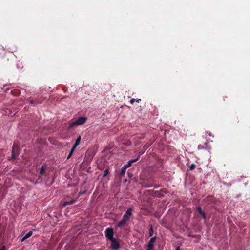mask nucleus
<instances>
[{"label":"nucleus","instance_id":"f257e3e1","mask_svg":"<svg viewBox=\"0 0 250 250\" xmlns=\"http://www.w3.org/2000/svg\"><path fill=\"white\" fill-rule=\"evenodd\" d=\"M20 152V146L18 144L14 142L12 146L11 157L8 158V160L12 161L16 160L19 156Z\"/></svg>","mask_w":250,"mask_h":250},{"label":"nucleus","instance_id":"f03ea898","mask_svg":"<svg viewBox=\"0 0 250 250\" xmlns=\"http://www.w3.org/2000/svg\"><path fill=\"white\" fill-rule=\"evenodd\" d=\"M87 120L86 117H80L76 120L72 122L68 127L69 130L72 129L75 126L81 125L84 124Z\"/></svg>","mask_w":250,"mask_h":250},{"label":"nucleus","instance_id":"7ed1b4c3","mask_svg":"<svg viewBox=\"0 0 250 250\" xmlns=\"http://www.w3.org/2000/svg\"><path fill=\"white\" fill-rule=\"evenodd\" d=\"M140 155L138 156V158H137L136 159H133V160H131L130 161H129L125 165L121 168V171H120V175L121 176H123L124 175L125 172V171H126V169L129 167H130L132 165V164L133 163V162H135L136 161H137L138 160V158L139 157Z\"/></svg>","mask_w":250,"mask_h":250},{"label":"nucleus","instance_id":"20e7f679","mask_svg":"<svg viewBox=\"0 0 250 250\" xmlns=\"http://www.w3.org/2000/svg\"><path fill=\"white\" fill-rule=\"evenodd\" d=\"M114 235V230L111 227H108L106 228L105 231V236L108 240H111L113 238Z\"/></svg>","mask_w":250,"mask_h":250},{"label":"nucleus","instance_id":"39448f33","mask_svg":"<svg viewBox=\"0 0 250 250\" xmlns=\"http://www.w3.org/2000/svg\"><path fill=\"white\" fill-rule=\"evenodd\" d=\"M111 242L110 249L112 250H118L120 247V244L116 239L115 238L110 240Z\"/></svg>","mask_w":250,"mask_h":250},{"label":"nucleus","instance_id":"423d86ee","mask_svg":"<svg viewBox=\"0 0 250 250\" xmlns=\"http://www.w3.org/2000/svg\"><path fill=\"white\" fill-rule=\"evenodd\" d=\"M156 237H152L148 243L146 250H153L154 249V243L156 241Z\"/></svg>","mask_w":250,"mask_h":250},{"label":"nucleus","instance_id":"0eeeda50","mask_svg":"<svg viewBox=\"0 0 250 250\" xmlns=\"http://www.w3.org/2000/svg\"><path fill=\"white\" fill-rule=\"evenodd\" d=\"M132 208H129L125 213L123 215V218L127 220V221L129 220L130 216L132 215Z\"/></svg>","mask_w":250,"mask_h":250},{"label":"nucleus","instance_id":"6e6552de","mask_svg":"<svg viewBox=\"0 0 250 250\" xmlns=\"http://www.w3.org/2000/svg\"><path fill=\"white\" fill-rule=\"evenodd\" d=\"M45 167L43 165H42L41 167V169H40V174L39 175V179H41V180H42V175H44V174L45 173Z\"/></svg>","mask_w":250,"mask_h":250},{"label":"nucleus","instance_id":"1a4fd4ad","mask_svg":"<svg viewBox=\"0 0 250 250\" xmlns=\"http://www.w3.org/2000/svg\"><path fill=\"white\" fill-rule=\"evenodd\" d=\"M127 222V220H126L124 218H122V220L120 222H118V223L117 224V227H120V228L123 227L125 225Z\"/></svg>","mask_w":250,"mask_h":250},{"label":"nucleus","instance_id":"9d476101","mask_svg":"<svg viewBox=\"0 0 250 250\" xmlns=\"http://www.w3.org/2000/svg\"><path fill=\"white\" fill-rule=\"evenodd\" d=\"M32 235V231H30L28 232L21 239V242L24 241L27 239L29 238Z\"/></svg>","mask_w":250,"mask_h":250},{"label":"nucleus","instance_id":"9b49d317","mask_svg":"<svg viewBox=\"0 0 250 250\" xmlns=\"http://www.w3.org/2000/svg\"><path fill=\"white\" fill-rule=\"evenodd\" d=\"M76 200L77 199H72L69 201H65L63 202L62 206L63 207H65L68 205L72 204L74 203L75 202H76Z\"/></svg>","mask_w":250,"mask_h":250},{"label":"nucleus","instance_id":"f8f14e48","mask_svg":"<svg viewBox=\"0 0 250 250\" xmlns=\"http://www.w3.org/2000/svg\"><path fill=\"white\" fill-rule=\"evenodd\" d=\"M29 102L31 104L33 105L41 103V102H40L38 100H34L33 99H29Z\"/></svg>","mask_w":250,"mask_h":250},{"label":"nucleus","instance_id":"ddd939ff","mask_svg":"<svg viewBox=\"0 0 250 250\" xmlns=\"http://www.w3.org/2000/svg\"><path fill=\"white\" fill-rule=\"evenodd\" d=\"M153 229L152 226L151 225L150 228L149 230V236L150 237H151L153 235Z\"/></svg>","mask_w":250,"mask_h":250},{"label":"nucleus","instance_id":"4468645a","mask_svg":"<svg viewBox=\"0 0 250 250\" xmlns=\"http://www.w3.org/2000/svg\"><path fill=\"white\" fill-rule=\"evenodd\" d=\"M81 137L80 136H79L76 139V141H75V145H77V146L80 144V142H81Z\"/></svg>","mask_w":250,"mask_h":250},{"label":"nucleus","instance_id":"2eb2a0df","mask_svg":"<svg viewBox=\"0 0 250 250\" xmlns=\"http://www.w3.org/2000/svg\"><path fill=\"white\" fill-rule=\"evenodd\" d=\"M196 165L194 164H191L188 167V170H192L195 168Z\"/></svg>","mask_w":250,"mask_h":250},{"label":"nucleus","instance_id":"dca6fc26","mask_svg":"<svg viewBox=\"0 0 250 250\" xmlns=\"http://www.w3.org/2000/svg\"><path fill=\"white\" fill-rule=\"evenodd\" d=\"M109 170L108 169H106L104 171V174L103 175V177H104L106 176L109 174Z\"/></svg>","mask_w":250,"mask_h":250},{"label":"nucleus","instance_id":"f3484780","mask_svg":"<svg viewBox=\"0 0 250 250\" xmlns=\"http://www.w3.org/2000/svg\"><path fill=\"white\" fill-rule=\"evenodd\" d=\"M155 193L156 196L158 197H161L163 196L162 194H161L160 193L159 191H156L155 192Z\"/></svg>","mask_w":250,"mask_h":250},{"label":"nucleus","instance_id":"a211bd4d","mask_svg":"<svg viewBox=\"0 0 250 250\" xmlns=\"http://www.w3.org/2000/svg\"><path fill=\"white\" fill-rule=\"evenodd\" d=\"M200 214L201 215V216L204 218V219H206L207 218V216H206V214H205V213L204 212V211H202L201 212V213H200Z\"/></svg>","mask_w":250,"mask_h":250},{"label":"nucleus","instance_id":"6ab92c4d","mask_svg":"<svg viewBox=\"0 0 250 250\" xmlns=\"http://www.w3.org/2000/svg\"><path fill=\"white\" fill-rule=\"evenodd\" d=\"M196 209L199 213L203 211L202 208L200 206H197L196 208Z\"/></svg>","mask_w":250,"mask_h":250},{"label":"nucleus","instance_id":"aec40b11","mask_svg":"<svg viewBox=\"0 0 250 250\" xmlns=\"http://www.w3.org/2000/svg\"><path fill=\"white\" fill-rule=\"evenodd\" d=\"M77 147V146L74 144L73 145V146H72L70 151L74 152V151H75V150L76 149Z\"/></svg>","mask_w":250,"mask_h":250},{"label":"nucleus","instance_id":"412c9836","mask_svg":"<svg viewBox=\"0 0 250 250\" xmlns=\"http://www.w3.org/2000/svg\"><path fill=\"white\" fill-rule=\"evenodd\" d=\"M73 152H72L71 151H70L67 157V159H69L71 157V156L73 154Z\"/></svg>","mask_w":250,"mask_h":250},{"label":"nucleus","instance_id":"4be33fe9","mask_svg":"<svg viewBox=\"0 0 250 250\" xmlns=\"http://www.w3.org/2000/svg\"><path fill=\"white\" fill-rule=\"evenodd\" d=\"M198 149H202L204 148V146L202 145H199L198 146Z\"/></svg>","mask_w":250,"mask_h":250},{"label":"nucleus","instance_id":"5701e85b","mask_svg":"<svg viewBox=\"0 0 250 250\" xmlns=\"http://www.w3.org/2000/svg\"><path fill=\"white\" fill-rule=\"evenodd\" d=\"M135 100H136V99H135L133 98V99H131V100H130V103H131L132 104H133L134 103V102L135 101Z\"/></svg>","mask_w":250,"mask_h":250},{"label":"nucleus","instance_id":"b1692460","mask_svg":"<svg viewBox=\"0 0 250 250\" xmlns=\"http://www.w3.org/2000/svg\"><path fill=\"white\" fill-rule=\"evenodd\" d=\"M6 250V247L5 246H2L0 250Z\"/></svg>","mask_w":250,"mask_h":250},{"label":"nucleus","instance_id":"393cba45","mask_svg":"<svg viewBox=\"0 0 250 250\" xmlns=\"http://www.w3.org/2000/svg\"><path fill=\"white\" fill-rule=\"evenodd\" d=\"M149 146H147V145H145L144 146H143V148L145 149V150H146L148 147H149Z\"/></svg>","mask_w":250,"mask_h":250},{"label":"nucleus","instance_id":"a878e982","mask_svg":"<svg viewBox=\"0 0 250 250\" xmlns=\"http://www.w3.org/2000/svg\"><path fill=\"white\" fill-rule=\"evenodd\" d=\"M85 193V191H83V192H80L79 193V196H80L81 195L84 194Z\"/></svg>","mask_w":250,"mask_h":250},{"label":"nucleus","instance_id":"bb28decb","mask_svg":"<svg viewBox=\"0 0 250 250\" xmlns=\"http://www.w3.org/2000/svg\"><path fill=\"white\" fill-rule=\"evenodd\" d=\"M166 189H161L160 191H162V192H165V193H167V192L166 191Z\"/></svg>","mask_w":250,"mask_h":250},{"label":"nucleus","instance_id":"cd10ccee","mask_svg":"<svg viewBox=\"0 0 250 250\" xmlns=\"http://www.w3.org/2000/svg\"><path fill=\"white\" fill-rule=\"evenodd\" d=\"M141 99H136L135 101L137 102H139L140 101H141Z\"/></svg>","mask_w":250,"mask_h":250},{"label":"nucleus","instance_id":"c85d7f7f","mask_svg":"<svg viewBox=\"0 0 250 250\" xmlns=\"http://www.w3.org/2000/svg\"><path fill=\"white\" fill-rule=\"evenodd\" d=\"M139 153H140V155H142V154H143L144 153V151H141V152H139Z\"/></svg>","mask_w":250,"mask_h":250},{"label":"nucleus","instance_id":"c756f323","mask_svg":"<svg viewBox=\"0 0 250 250\" xmlns=\"http://www.w3.org/2000/svg\"><path fill=\"white\" fill-rule=\"evenodd\" d=\"M175 250H180V248L179 247H178L176 248Z\"/></svg>","mask_w":250,"mask_h":250},{"label":"nucleus","instance_id":"7c9ffc66","mask_svg":"<svg viewBox=\"0 0 250 250\" xmlns=\"http://www.w3.org/2000/svg\"><path fill=\"white\" fill-rule=\"evenodd\" d=\"M158 187H157V186H155V187H154V188H157Z\"/></svg>","mask_w":250,"mask_h":250},{"label":"nucleus","instance_id":"2f4dec72","mask_svg":"<svg viewBox=\"0 0 250 250\" xmlns=\"http://www.w3.org/2000/svg\"><path fill=\"white\" fill-rule=\"evenodd\" d=\"M143 138H144V136H142V137H140L141 139H142Z\"/></svg>","mask_w":250,"mask_h":250}]
</instances>
